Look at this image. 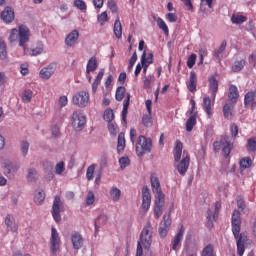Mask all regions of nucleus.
I'll list each match as a JSON object with an SVG mask.
<instances>
[{"label": "nucleus", "mask_w": 256, "mask_h": 256, "mask_svg": "<svg viewBox=\"0 0 256 256\" xmlns=\"http://www.w3.org/2000/svg\"><path fill=\"white\" fill-rule=\"evenodd\" d=\"M31 40V30L25 25H20L10 31V43H18L23 48L24 53L27 52V43Z\"/></svg>", "instance_id": "obj_1"}, {"label": "nucleus", "mask_w": 256, "mask_h": 256, "mask_svg": "<svg viewBox=\"0 0 256 256\" xmlns=\"http://www.w3.org/2000/svg\"><path fill=\"white\" fill-rule=\"evenodd\" d=\"M174 160L177 165L178 173L181 175H185L187 173V169H189V163L191 159L189 158V152L186 150L183 151V143L177 140L174 147Z\"/></svg>", "instance_id": "obj_2"}, {"label": "nucleus", "mask_w": 256, "mask_h": 256, "mask_svg": "<svg viewBox=\"0 0 256 256\" xmlns=\"http://www.w3.org/2000/svg\"><path fill=\"white\" fill-rule=\"evenodd\" d=\"M152 237L153 227L151 226V223H147L140 234V241L137 245L136 256L143 255V247L144 249H149L151 247V243H153Z\"/></svg>", "instance_id": "obj_3"}, {"label": "nucleus", "mask_w": 256, "mask_h": 256, "mask_svg": "<svg viewBox=\"0 0 256 256\" xmlns=\"http://www.w3.org/2000/svg\"><path fill=\"white\" fill-rule=\"evenodd\" d=\"M232 233L236 239L237 253L240 256L245 254V243H247V235L241 233V220H232Z\"/></svg>", "instance_id": "obj_4"}, {"label": "nucleus", "mask_w": 256, "mask_h": 256, "mask_svg": "<svg viewBox=\"0 0 256 256\" xmlns=\"http://www.w3.org/2000/svg\"><path fill=\"white\" fill-rule=\"evenodd\" d=\"M152 147L153 140H151V138H147L143 135L138 137V141L136 143V153L138 157H143L145 153H151Z\"/></svg>", "instance_id": "obj_5"}, {"label": "nucleus", "mask_w": 256, "mask_h": 256, "mask_svg": "<svg viewBox=\"0 0 256 256\" xmlns=\"http://www.w3.org/2000/svg\"><path fill=\"white\" fill-rule=\"evenodd\" d=\"M214 150L216 152L221 151L224 157H228L231 154V149H233V141L228 136H224L221 138L220 142L216 141L213 143Z\"/></svg>", "instance_id": "obj_6"}, {"label": "nucleus", "mask_w": 256, "mask_h": 256, "mask_svg": "<svg viewBox=\"0 0 256 256\" xmlns=\"http://www.w3.org/2000/svg\"><path fill=\"white\" fill-rule=\"evenodd\" d=\"M0 166L3 169L4 175L8 179H13V177H15V173L19 171V165L11 162V160L7 158L1 159Z\"/></svg>", "instance_id": "obj_7"}, {"label": "nucleus", "mask_w": 256, "mask_h": 256, "mask_svg": "<svg viewBox=\"0 0 256 256\" xmlns=\"http://www.w3.org/2000/svg\"><path fill=\"white\" fill-rule=\"evenodd\" d=\"M87 123V117L81 111H75L72 114V127L75 131H83Z\"/></svg>", "instance_id": "obj_8"}, {"label": "nucleus", "mask_w": 256, "mask_h": 256, "mask_svg": "<svg viewBox=\"0 0 256 256\" xmlns=\"http://www.w3.org/2000/svg\"><path fill=\"white\" fill-rule=\"evenodd\" d=\"M61 211H63V201L61 200L60 196H55L52 204L51 214L56 223L61 221Z\"/></svg>", "instance_id": "obj_9"}, {"label": "nucleus", "mask_w": 256, "mask_h": 256, "mask_svg": "<svg viewBox=\"0 0 256 256\" xmlns=\"http://www.w3.org/2000/svg\"><path fill=\"white\" fill-rule=\"evenodd\" d=\"M61 247V238H59V233L55 227L51 228V238H50V250L52 255H56Z\"/></svg>", "instance_id": "obj_10"}, {"label": "nucleus", "mask_w": 256, "mask_h": 256, "mask_svg": "<svg viewBox=\"0 0 256 256\" xmlns=\"http://www.w3.org/2000/svg\"><path fill=\"white\" fill-rule=\"evenodd\" d=\"M169 229H171V214H165L158 228L159 236L165 239L169 233Z\"/></svg>", "instance_id": "obj_11"}, {"label": "nucleus", "mask_w": 256, "mask_h": 256, "mask_svg": "<svg viewBox=\"0 0 256 256\" xmlns=\"http://www.w3.org/2000/svg\"><path fill=\"white\" fill-rule=\"evenodd\" d=\"M72 102L78 107H87L89 105V92L80 91L72 98Z\"/></svg>", "instance_id": "obj_12"}, {"label": "nucleus", "mask_w": 256, "mask_h": 256, "mask_svg": "<svg viewBox=\"0 0 256 256\" xmlns=\"http://www.w3.org/2000/svg\"><path fill=\"white\" fill-rule=\"evenodd\" d=\"M4 223L7 231L13 233L14 235H17V233H19V225H17V222L15 221V217L13 215H6Z\"/></svg>", "instance_id": "obj_13"}, {"label": "nucleus", "mask_w": 256, "mask_h": 256, "mask_svg": "<svg viewBox=\"0 0 256 256\" xmlns=\"http://www.w3.org/2000/svg\"><path fill=\"white\" fill-rule=\"evenodd\" d=\"M79 30L74 29L72 31H70L64 40V43L66 45V47H75V45H77V43H79Z\"/></svg>", "instance_id": "obj_14"}, {"label": "nucleus", "mask_w": 256, "mask_h": 256, "mask_svg": "<svg viewBox=\"0 0 256 256\" xmlns=\"http://www.w3.org/2000/svg\"><path fill=\"white\" fill-rule=\"evenodd\" d=\"M55 71H57V64L56 63H50L48 66L43 67L40 70V78L41 79H51V77H53V75L55 74Z\"/></svg>", "instance_id": "obj_15"}, {"label": "nucleus", "mask_w": 256, "mask_h": 256, "mask_svg": "<svg viewBox=\"0 0 256 256\" xmlns=\"http://www.w3.org/2000/svg\"><path fill=\"white\" fill-rule=\"evenodd\" d=\"M183 235H185V228L183 226H181L178 233L171 240V245H172L173 251H179V249H181Z\"/></svg>", "instance_id": "obj_16"}, {"label": "nucleus", "mask_w": 256, "mask_h": 256, "mask_svg": "<svg viewBox=\"0 0 256 256\" xmlns=\"http://www.w3.org/2000/svg\"><path fill=\"white\" fill-rule=\"evenodd\" d=\"M151 207V192H149V188L144 187L142 189V209L144 211H149Z\"/></svg>", "instance_id": "obj_17"}, {"label": "nucleus", "mask_w": 256, "mask_h": 256, "mask_svg": "<svg viewBox=\"0 0 256 256\" xmlns=\"http://www.w3.org/2000/svg\"><path fill=\"white\" fill-rule=\"evenodd\" d=\"M208 83L209 91L211 93V99L215 101V97H217V91H219V81H217V78H215V76H211L208 79Z\"/></svg>", "instance_id": "obj_18"}, {"label": "nucleus", "mask_w": 256, "mask_h": 256, "mask_svg": "<svg viewBox=\"0 0 256 256\" xmlns=\"http://www.w3.org/2000/svg\"><path fill=\"white\" fill-rule=\"evenodd\" d=\"M1 19L4 21V23H13L15 21V11L11 7H6L1 12Z\"/></svg>", "instance_id": "obj_19"}, {"label": "nucleus", "mask_w": 256, "mask_h": 256, "mask_svg": "<svg viewBox=\"0 0 256 256\" xmlns=\"http://www.w3.org/2000/svg\"><path fill=\"white\" fill-rule=\"evenodd\" d=\"M219 211H221V202H216L214 204V210L208 209L207 219H208L209 223H213V221H217Z\"/></svg>", "instance_id": "obj_20"}, {"label": "nucleus", "mask_w": 256, "mask_h": 256, "mask_svg": "<svg viewBox=\"0 0 256 256\" xmlns=\"http://www.w3.org/2000/svg\"><path fill=\"white\" fill-rule=\"evenodd\" d=\"M97 58L96 57H91L88 60L87 66H86V77L89 81V83H91V76L90 74L93 73V71H97Z\"/></svg>", "instance_id": "obj_21"}, {"label": "nucleus", "mask_w": 256, "mask_h": 256, "mask_svg": "<svg viewBox=\"0 0 256 256\" xmlns=\"http://www.w3.org/2000/svg\"><path fill=\"white\" fill-rule=\"evenodd\" d=\"M83 236L79 232H72L71 243L73 249L79 250L83 247Z\"/></svg>", "instance_id": "obj_22"}, {"label": "nucleus", "mask_w": 256, "mask_h": 256, "mask_svg": "<svg viewBox=\"0 0 256 256\" xmlns=\"http://www.w3.org/2000/svg\"><path fill=\"white\" fill-rule=\"evenodd\" d=\"M213 103H215V100L209 97H204L203 99V109L208 115V117H211L213 115V112L211 111V108L213 107Z\"/></svg>", "instance_id": "obj_23"}, {"label": "nucleus", "mask_w": 256, "mask_h": 256, "mask_svg": "<svg viewBox=\"0 0 256 256\" xmlns=\"http://www.w3.org/2000/svg\"><path fill=\"white\" fill-rule=\"evenodd\" d=\"M228 99L231 101V103H237V99H239V90L237 89V86L230 85Z\"/></svg>", "instance_id": "obj_24"}, {"label": "nucleus", "mask_w": 256, "mask_h": 256, "mask_svg": "<svg viewBox=\"0 0 256 256\" xmlns=\"http://www.w3.org/2000/svg\"><path fill=\"white\" fill-rule=\"evenodd\" d=\"M231 21L233 25H243L247 21V16L243 15L242 13H234L231 16Z\"/></svg>", "instance_id": "obj_25"}, {"label": "nucleus", "mask_w": 256, "mask_h": 256, "mask_svg": "<svg viewBox=\"0 0 256 256\" xmlns=\"http://www.w3.org/2000/svg\"><path fill=\"white\" fill-rule=\"evenodd\" d=\"M195 125H197V113H190V117L186 121V131L191 133Z\"/></svg>", "instance_id": "obj_26"}, {"label": "nucleus", "mask_w": 256, "mask_h": 256, "mask_svg": "<svg viewBox=\"0 0 256 256\" xmlns=\"http://www.w3.org/2000/svg\"><path fill=\"white\" fill-rule=\"evenodd\" d=\"M187 87L189 91H191V93L197 91V75L195 74V72H190V78L187 83Z\"/></svg>", "instance_id": "obj_27"}, {"label": "nucleus", "mask_w": 256, "mask_h": 256, "mask_svg": "<svg viewBox=\"0 0 256 256\" xmlns=\"http://www.w3.org/2000/svg\"><path fill=\"white\" fill-rule=\"evenodd\" d=\"M110 199L117 203L119 199H121V189L117 188L116 186H112L109 190Z\"/></svg>", "instance_id": "obj_28"}, {"label": "nucleus", "mask_w": 256, "mask_h": 256, "mask_svg": "<svg viewBox=\"0 0 256 256\" xmlns=\"http://www.w3.org/2000/svg\"><path fill=\"white\" fill-rule=\"evenodd\" d=\"M125 151V134L120 133L117 140V153L121 155Z\"/></svg>", "instance_id": "obj_29"}, {"label": "nucleus", "mask_w": 256, "mask_h": 256, "mask_svg": "<svg viewBox=\"0 0 256 256\" xmlns=\"http://www.w3.org/2000/svg\"><path fill=\"white\" fill-rule=\"evenodd\" d=\"M114 35L117 39L123 37V27L121 26V20H119V18H117L114 23Z\"/></svg>", "instance_id": "obj_30"}, {"label": "nucleus", "mask_w": 256, "mask_h": 256, "mask_svg": "<svg viewBox=\"0 0 256 256\" xmlns=\"http://www.w3.org/2000/svg\"><path fill=\"white\" fill-rule=\"evenodd\" d=\"M150 181L153 193L161 192V183L159 182V178H157V176H151Z\"/></svg>", "instance_id": "obj_31"}, {"label": "nucleus", "mask_w": 256, "mask_h": 256, "mask_svg": "<svg viewBox=\"0 0 256 256\" xmlns=\"http://www.w3.org/2000/svg\"><path fill=\"white\" fill-rule=\"evenodd\" d=\"M107 221H109V217L107 216V214H100L95 221V230L99 231V227L101 225H105Z\"/></svg>", "instance_id": "obj_32"}, {"label": "nucleus", "mask_w": 256, "mask_h": 256, "mask_svg": "<svg viewBox=\"0 0 256 256\" xmlns=\"http://www.w3.org/2000/svg\"><path fill=\"white\" fill-rule=\"evenodd\" d=\"M151 63H153V53L147 55V52L144 51L141 56V64L150 66Z\"/></svg>", "instance_id": "obj_33"}, {"label": "nucleus", "mask_w": 256, "mask_h": 256, "mask_svg": "<svg viewBox=\"0 0 256 256\" xmlns=\"http://www.w3.org/2000/svg\"><path fill=\"white\" fill-rule=\"evenodd\" d=\"M26 179L29 181V183H35V181H37V169L29 168L27 170Z\"/></svg>", "instance_id": "obj_34"}, {"label": "nucleus", "mask_w": 256, "mask_h": 256, "mask_svg": "<svg viewBox=\"0 0 256 256\" xmlns=\"http://www.w3.org/2000/svg\"><path fill=\"white\" fill-rule=\"evenodd\" d=\"M44 45L42 42H38L34 48L31 49L30 55L32 57H37V55H41L43 53Z\"/></svg>", "instance_id": "obj_35"}, {"label": "nucleus", "mask_w": 256, "mask_h": 256, "mask_svg": "<svg viewBox=\"0 0 256 256\" xmlns=\"http://www.w3.org/2000/svg\"><path fill=\"white\" fill-rule=\"evenodd\" d=\"M233 109H234V106L231 103L224 105L223 113H224L225 119H231V117H233Z\"/></svg>", "instance_id": "obj_36"}, {"label": "nucleus", "mask_w": 256, "mask_h": 256, "mask_svg": "<svg viewBox=\"0 0 256 256\" xmlns=\"http://www.w3.org/2000/svg\"><path fill=\"white\" fill-rule=\"evenodd\" d=\"M241 171H245V169H249L251 165H253V161H251V158L244 157L239 162Z\"/></svg>", "instance_id": "obj_37"}, {"label": "nucleus", "mask_w": 256, "mask_h": 256, "mask_svg": "<svg viewBox=\"0 0 256 256\" xmlns=\"http://www.w3.org/2000/svg\"><path fill=\"white\" fill-rule=\"evenodd\" d=\"M29 147H30V144L27 142V140L20 142V151H21L22 157H27V155L29 154Z\"/></svg>", "instance_id": "obj_38"}, {"label": "nucleus", "mask_w": 256, "mask_h": 256, "mask_svg": "<svg viewBox=\"0 0 256 256\" xmlns=\"http://www.w3.org/2000/svg\"><path fill=\"white\" fill-rule=\"evenodd\" d=\"M34 201L36 205H41L45 201V192L43 190H38L34 196Z\"/></svg>", "instance_id": "obj_39"}, {"label": "nucleus", "mask_w": 256, "mask_h": 256, "mask_svg": "<svg viewBox=\"0 0 256 256\" xmlns=\"http://www.w3.org/2000/svg\"><path fill=\"white\" fill-rule=\"evenodd\" d=\"M95 167H97V165L92 164L87 168V170H86L87 181H93V179L95 177Z\"/></svg>", "instance_id": "obj_40"}, {"label": "nucleus", "mask_w": 256, "mask_h": 256, "mask_svg": "<svg viewBox=\"0 0 256 256\" xmlns=\"http://www.w3.org/2000/svg\"><path fill=\"white\" fill-rule=\"evenodd\" d=\"M156 23L162 31H164L165 35H169V27L167 26V23L162 18H157Z\"/></svg>", "instance_id": "obj_41"}, {"label": "nucleus", "mask_w": 256, "mask_h": 256, "mask_svg": "<svg viewBox=\"0 0 256 256\" xmlns=\"http://www.w3.org/2000/svg\"><path fill=\"white\" fill-rule=\"evenodd\" d=\"M155 205H165V194H163V191L155 193Z\"/></svg>", "instance_id": "obj_42"}, {"label": "nucleus", "mask_w": 256, "mask_h": 256, "mask_svg": "<svg viewBox=\"0 0 256 256\" xmlns=\"http://www.w3.org/2000/svg\"><path fill=\"white\" fill-rule=\"evenodd\" d=\"M201 256H217L215 254V250L213 249V245L208 244L206 247H204Z\"/></svg>", "instance_id": "obj_43"}, {"label": "nucleus", "mask_w": 256, "mask_h": 256, "mask_svg": "<svg viewBox=\"0 0 256 256\" xmlns=\"http://www.w3.org/2000/svg\"><path fill=\"white\" fill-rule=\"evenodd\" d=\"M129 101H131V94L127 93V97L123 102V110H122L123 119H125V117H127V111L129 109Z\"/></svg>", "instance_id": "obj_44"}, {"label": "nucleus", "mask_w": 256, "mask_h": 256, "mask_svg": "<svg viewBox=\"0 0 256 256\" xmlns=\"http://www.w3.org/2000/svg\"><path fill=\"white\" fill-rule=\"evenodd\" d=\"M226 47L227 42L223 41L220 47L214 51V55L217 57V59H221V57H223V51H225Z\"/></svg>", "instance_id": "obj_45"}, {"label": "nucleus", "mask_w": 256, "mask_h": 256, "mask_svg": "<svg viewBox=\"0 0 256 256\" xmlns=\"http://www.w3.org/2000/svg\"><path fill=\"white\" fill-rule=\"evenodd\" d=\"M243 67H245V60H238L232 65V71H234V73H237L241 71Z\"/></svg>", "instance_id": "obj_46"}, {"label": "nucleus", "mask_w": 256, "mask_h": 256, "mask_svg": "<svg viewBox=\"0 0 256 256\" xmlns=\"http://www.w3.org/2000/svg\"><path fill=\"white\" fill-rule=\"evenodd\" d=\"M73 5L79 11H87V4L83 0H74Z\"/></svg>", "instance_id": "obj_47"}, {"label": "nucleus", "mask_w": 256, "mask_h": 256, "mask_svg": "<svg viewBox=\"0 0 256 256\" xmlns=\"http://www.w3.org/2000/svg\"><path fill=\"white\" fill-rule=\"evenodd\" d=\"M97 21H98L99 25L101 27H103V25H105V23H107V21H109V17L107 16V12L104 11L100 15H98L97 16Z\"/></svg>", "instance_id": "obj_48"}, {"label": "nucleus", "mask_w": 256, "mask_h": 256, "mask_svg": "<svg viewBox=\"0 0 256 256\" xmlns=\"http://www.w3.org/2000/svg\"><path fill=\"white\" fill-rule=\"evenodd\" d=\"M31 99H33V91L31 90H25L22 94V101L24 103H30Z\"/></svg>", "instance_id": "obj_49"}, {"label": "nucleus", "mask_w": 256, "mask_h": 256, "mask_svg": "<svg viewBox=\"0 0 256 256\" xmlns=\"http://www.w3.org/2000/svg\"><path fill=\"white\" fill-rule=\"evenodd\" d=\"M120 169H126L131 165V160L127 156H123L119 159Z\"/></svg>", "instance_id": "obj_50"}, {"label": "nucleus", "mask_w": 256, "mask_h": 256, "mask_svg": "<svg viewBox=\"0 0 256 256\" xmlns=\"http://www.w3.org/2000/svg\"><path fill=\"white\" fill-rule=\"evenodd\" d=\"M116 100L117 101H123V98L125 97V87L120 86L116 89Z\"/></svg>", "instance_id": "obj_51"}, {"label": "nucleus", "mask_w": 256, "mask_h": 256, "mask_svg": "<svg viewBox=\"0 0 256 256\" xmlns=\"http://www.w3.org/2000/svg\"><path fill=\"white\" fill-rule=\"evenodd\" d=\"M64 172H65V162L60 161L55 166V174L63 175Z\"/></svg>", "instance_id": "obj_52"}, {"label": "nucleus", "mask_w": 256, "mask_h": 256, "mask_svg": "<svg viewBox=\"0 0 256 256\" xmlns=\"http://www.w3.org/2000/svg\"><path fill=\"white\" fill-rule=\"evenodd\" d=\"M104 120L107 121V123H111V121H113V119H115V114L113 113V111L111 109H107L104 111Z\"/></svg>", "instance_id": "obj_53"}, {"label": "nucleus", "mask_w": 256, "mask_h": 256, "mask_svg": "<svg viewBox=\"0 0 256 256\" xmlns=\"http://www.w3.org/2000/svg\"><path fill=\"white\" fill-rule=\"evenodd\" d=\"M142 123L145 127H152L153 118L151 117V114L148 113V115H144L142 118Z\"/></svg>", "instance_id": "obj_54"}, {"label": "nucleus", "mask_w": 256, "mask_h": 256, "mask_svg": "<svg viewBox=\"0 0 256 256\" xmlns=\"http://www.w3.org/2000/svg\"><path fill=\"white\" fill-rule=\"evenodd\" d=\"M248 151L251 153H255L256 151V141L253 138L248 139L247 145H246Z\"/></svg>", "instance_id": "obj_55"}, {"label": "nucleus", "mask_w": 256, "mask_h": 256, "mask_svg": "<svg viewBox=\"0 0 256 256\" xmlns=\"http://www.w3.org/2000/svg\"><path fill=\"white\" fill-rule=\"evenodd\" d=\"M7 57V49L5 47V42L0 38V59H5Z\"/></svg>", "instance_id": "obj_56"}, {"label": "nucleus", "mask_w": 256, "mask_h": 256, "mask_svg": "<svg viewBox=\"0 0 256 256\" xmlns=\"http://www.w3.org/2000/svg\"><path fill=\"white\" fill-rule=\"evenodd\" d=\"M195 61H197V55L196 54H191L189 57H188V60H187V67L189 69H193L194 65H195Z\"/></svg>", "instance_id": "obj_57"}, {"label": "nucleus", "mask_w": 256, "mask_h": 256, "mask_svg": "<svg viewBox=\"0 0 256 256\" xmlns=\"http://www.w3.org/2000/svg\"><path fill=\"white\" fill-rule=\"evenodd\" d=\"M108 131L110 135H117L119 128L112 122H108Z\"/></svg>", "instance_id": "obj_58"}, {"label": "nucleus", "mask_w": 256, "mask_h": 256, "mask_svg": "<svg viewBox=\"0 0 256 256\" xmlns=\"http://www.w3.org/2000/svg\"><path fill=\"white\" fill-rule=\"evenodd\" d=\"M155 81V77L153 76H146L144 78V87H146V89H151V83H153Z\"/></svg>", "instance_id": "obj_59"}, {"label": "nucleus", "mask_w": 256, "mask_h": 256, "mask_svg": "<svg viewBox=\"0 0 256 256\" xmlns=\"http://www.w3.org/2000/svg\"><path fill=\"white\" fill-rule=\"evenodd\" d=\"M95 203V194L93 191H89L86 197V205H93Z\"/></svg>", "instance_id": "obj_60"}, {"label": "nucleus", "mask_w": 256, "mask_h": 256, "mask_svg": "<svg viewBox=\"0 0 256 256\" xmlns=\"http://www.w3.org/2000/svg\"><path fill=\"white\" fill-rule=\"evenodd\" d=\"M154 214H155V218L159 219V217H161V215H163V205H155L154 206Z\"/></svg>", "instance_id": "obj_61"}, {"label": "nucleus", "mask_w": 256, "mask_h": 256, "mask_svg": "<svg viewBox=\"0 0 256 256\" xmlns=\"http://www.w3.org/2000/svg\"><path fill=\"white\" fill-rule=\"evenodd\" d=\"M67 103H69L67 96H61L58 100V105L60 107H67Z\"/></svg>", "instance_id": "obj_62"}, {"label": "nucleus", "mask_w": 256, "mask_h": 256, "mask_svg": "<svg viewBox=\"0 0 256 256\" xmlns=\"http://www.w3.org/2000/svg\"><path fill=\"white\" fill-rule=\"evenodd\" d=\"M108 7L112 11V13H117V3L115 0H108Z\"/></svg>", "instance_id": "obj_63"}, {"label": "nucleus", "mask_w": 256, "mask_h": 256, "mask_svg": "<svg viewBox=\"0 0 256 256\" xmlns=\"http://www.w3.org/2000/svg\"><path fill=\"white\" fill-rule=\"evenodd\" d=\"M248 61H249V64H250L252 67H255V65H256V52H253V53L249 56Z\"/></svg>", "instance_id": "obj_64"}]
</instances>
